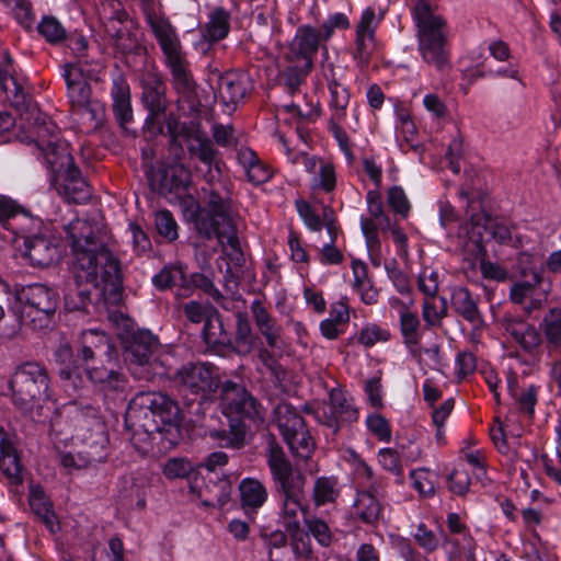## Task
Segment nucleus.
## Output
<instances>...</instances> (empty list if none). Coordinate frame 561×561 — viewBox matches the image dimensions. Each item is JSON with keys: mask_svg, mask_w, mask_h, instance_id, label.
<instances>
[{"mask_svg": "<svg viewBox=\"0 0 561 561\" xmlns=\"http://www.w3.org/2000/svg\"><path fill=\"white\" fill-rule=\"evenodd\" d=\"M75 256L76 287L65 295L69 311L89 312L92 290L101 284L117 288L122 282L119 262L113 256L98 227L89 220L76 218L65 226Z\"/></svg>", "mask_w": 561, "mask_h": 561, "instance_id": "f257e3e1", "label": "nucleus"}, {"mask_svg": "<svg viewBox=\"0 0 561 561\" xmlns=\"http://www.w3.org/2000/svg\"><path fill=\"white\" fill-rule=\"evenodd\" d=\"M204 179L199 202L191 214L194 228L206 240L216 238L220 243L226 242L232 251L231 259L241 265L243 254L237 232L238 206L232 185L216 174L209 173V178L204 175Z\"/></svg>", "mask_w": 561, "mask_h": 561, "instance_id": "f03ea898", "label": "nucleus"}, {"mask_svg": "<svg viewBox=\"0 0 561 561\" xmlns=\"http://www.w3.org/2000/svg\"><path fill=\"white\" fill-rule=\"evenodd\" d=\"M182 420L176 401L158 391H139L129 401L125 413V428L137 448L149 445L153 435L164 425L178 426Z\"/></svg>", "mask_w": 561, "mask_h": 561, "instance_id": "7ed1b4c3", "label": "nucleus"}, {"mask_svg": "<svg viewBox=\"0 0 561 561\" xmlns=\"http://www.w3.org/2000/svg\"><path fill=\"white\" fill-rule=\"evenodd\" d=\"M147 20L161 48L163 64L171 75L173 89L182 95L192 94L196 82L175 27L167 18L161 15L150 14Z\"/></svg>", "mask_w": 561, "mask_h": 561, "instance_id": "20e7f679", "label": "nucleus"}, {"mask_svg": "<svg viewBox=\"0 0 561 561\" xmlns=\"http://www.w3.org/2000/svg\"><path fill=\"white\" fill-rule=\"evenodd\" d=\"M412 14L417 27L419 50L422 58L443 71L449 67L445 20L435 13L427 0H417Z\"/></svg>", "mask_w": 561, "mask_h": 561, "instance_id": "39448f33", "label": "nucleus"}, {"mask_svg": "<svg viewBox=\"0 0 561 561\" xmlns=\"http://www.w3.org/2000/svg\"><path fill=\"white\" fill-rule=\"evenodd\" d=\"M50 376L47 367L37 360H26L15 366L9 386L15 405L31 411L51 398Z\"/></svg>", "mask_w": 561, "mask_h": 561, "instance_id": "423d86ee", "label": "nucleus"}, {"mask_svg": "<svg viewBox=\"0 0 561 561\" xmlns=\"http://www.w3.org/2000/svg\"><path fill=\"white\" fill-rule=\"evenodd\" d=\"M20 305L19 320L33 330L47 329L56 313L58 295L48 286L32 284L15 291Z\"/></svg>", "mask_w": 561, "mask_h": 561, "instance_id": "0eeeda50", "label": "nucleus"}, {"mask_svg": "<svg viewBox=\"0 0 561 561\" xmlns=\"http://www.w3.org/2000/svg\"><path fill=\"white\" fill-rule=\"evenodd\" d=\"M179 392L187 400L201 405L219 387L216 367L209 363L196 362L182 365L173 377Z\"/></svg>", "mask_w": 561, "mask_h": 561, "instance_id": "6e6552de", "label": "nucleus"}, {"mask_svg": "<svg viewBox=\"0 0 561 561\" xmlns=\"http://www.w3.org/2000/svg\"><path fill=\"white\" fill-rule=\"evenodd\" d=\"M36 135L37 138L32 139L31 144L43 156L53 173L61 175L76 167L67 142L58 137V128L53 122H44L37 127Z\"/></svg>", "mask_w": 561, "mask_h": 561, "instance_id": "1a4fd4ad", "label": "nucleus"}, {"mask_svg": "<svg viewBox=\"0 0 561 561\" xmlns=\"http://www.w3.org/2000/svg\"><path fill=\"white\" fill-rule=\"evenodd\" d=\"M267 465L278 496H305L306 477L293 467L280 446L275 442L268 444Z\"/></svg>", "mask_w": 561, "mask_h": 561, "instance_id": "9d476101", "label": "nucleus"}, {"mask_svg": "<svg viewBox=\"0 0 561 561\" xmlns=\"http://www.w3.org/2000/svg\"><path fill=\"white\" fill-rule=\"evenodd\" d=\"M221 408L232 420H264V409L255 397L242 385L227 380L220 387Z\"/></svg>", "mask_w": 561, "mask_h": 561, "instance_id": "9b49d317", "label": "nucleus"}, {"mask_svg": "<svg viewBox=\"0 0 561 561\" xmlns=\"http://www.w3.org/2000/svg\"><path fill=\"white\" fill-rule=\"evenodd\" d=\"M140 85L142 90L141 102L149 113L145 126L151 133L161 134L163 127L159 118L168 107L167 85L163 77L157 70L148 69L140 76Z\"/></svg>", "mask_w": 561, "mask_h": 561, "instance_id": "f8f14e48", "label": "nucleus"}, {"mask_svg": "<svg viewBox=\"0 0 561 561\" xmlns=\"http://www.w3.org/2000/svg\"><path fill=\"white\" fill-rule=\"evenodd\" d=\"M88 412L92 415V424L96 430L94 439L84 437V448L79 451L78 456L82 462H78L72 454H65L60 457V463L65 468H82L94 466L105 460L106 458V447L105 444L107 442L104 431L103 424L96 417V411L93 408H89Z\"/></svg>", "mask_w": 561, "mask_h": 561, "instance_id": "ddd939ff", "label": "nucleus"}, {"mask_svg": "<svg viewBox=\"0 0 561 561\" xmlns=\"http://www.w3.org/2000/svg\"><path fill=\"white\" fill-rule=\"evenodd\" d=\"M24 256L34 267H48L60 257L59 239L48 229L36 234L25 237Z\"/></svg>", "mask_w": 561, "mask_h": 561, "instance_id": "4468645a", "label": "nucleus"}, {"mask_svg": "<svg viewBox=\"0 0 561 561\" xmlns=\"http://www.w3.org/2000/svg\"><path fill=\"white\" fill-rule=\"evenodd\" d=\"M123 345L126 359L139 366L151 365L160 346L157 336L141 329L127 332Z\"/></svg>", "mask_w": 561, "mask_h": 561, "instance_id": "2eb2a0df", "label": "nucleus"}, {"mask_svg": "<svg viewBox=\"0 0 561 561\" xmlns=\"http://www.w3.org/2000/svg\"><path fill=\"white\" fill-rule=\"evenodd\" d=\"M191 183V174L183 165H168L153 171L150 186L158 194L182 196Z\"/></svg>", "mask_w": 561, "mask_h": 561, "instance_id": "dca6fc26", "label": "nucleus"}, {"mask_svg": "<svg viewBox=\"0 0 561 561\" xmlns=\"http://www.w3.org/2000/svg\"><path fill=\"white\" fill-rule=\"evenodd\" d=\"M321 46L318 30L311 25H301L297 28L286 54V59L290 62L299 60L304 62L307 69H311L313 57Z\"/></svg>", "mask_w": 561, "mask_h": 561, "instance_id": "f3484780", "label": "nucleus"}, {"mask_svg": "<svg viewBox=\"0 0 561 561\" xmlns=\"http://www.w3.org/2000/svg\"><path fill=\"white\" fill-rule=\"evenodd\" d=\"M107 366L88 369L89 379L99 386L100 391H102L105 397L123 393L128 383L127 377L116 368L115 359L107 360Z\"/></svg>", "mask_w": 561, "mask_h": 561, "instance_id": "a211bd4d", "label": "nucleus"}, {"mask_svg": "<svg viewBox=\"0 0 561 561\" xmlns=\"http://www.w3.org/2000/svg\"><path fill=\"white\" fill-rule=\"evenodd\" d=\"M202 339L207 348L220 356L230 354L231 333L225 327L224 320L219 311L208 319L202 330Z\"/></svg>", "mask_w": 561, "mask_h": 561, "instance_id": "6ab92c4d", "label": "nucleus"}, {"mask_svg": "<svg viewBox=\"0 0 561 561\" xmlns=\"http://www.w3.org/2000/svg\"><path fill=\"white\" fill-rule=\"evenodd\" d=\"M250 310L255 327L265 339L267 346L271 348H278L282 342V325L277 323V320L272 317L267 309L257 299L252 301Z\"/></svg>", "mask_w": 561, "mask_h": 561, "instance_id": "aec40b11", "label": "nucleus"}, {"mask_svg": "<svg viewBox=\"0 0 561 561\" xmlns=\"http://www.w3.org/2000/svg\"><path fill=\"white\" fill-rule=\"evenodd\" d=\"M450 306L453 311L479 329L484 324L482 313L478 308V301L466 287H455L451 290Z\"/></svg>", "mask_w": 561, "mask_h": 561, "instance_id": "412c9836", "label": "nucleus"}, {"mask_svg": "<svg viewBox=\"0 0 561 561\" xmlns=\"http://www.w3.org/2000/svg\"><path fill=\"white\" fill-rule=\"evenodd\" d=\"M217 90L226 106L237 105L249 90L248 77L234 71L225 72L218 78Z\"/></svg>", "mask_w": 561, "mask_h": 561, "instance_id": "4be33fe9", "label": "nucleus"}, {"mask_svg": "<svg viewBox=\"0 0 561 561\" xmlns=\"http://www.w3.org/2000/svg\"><path fill=\"white\" fill-rule=\"evenodd\" d=\"M234 318L236 327L234 333L231 334L232 345L230 346V353H234L239 356H247L251 354L260 342V337L253 332L247 312L237 311L234 313Z\"/></svg>", "mask_w": 561, "mask_h": 561, "instance_id": "5701e85b", "label": "nucleus"}, {"mask_svg": "<svg viewBox=\"0 0 561 561\" xmlns=\"http://www.w3.org/2000/svg\"><path fill=\"white\" fill-rule=\"evenodd\" d=\"M64 78L67 84L68 99L72 113L89 104L91 98V87L89 82L82 78L78 69L71 65H66Z\"/></svg>", "mask_w": 561, "mask_h": 561, "instance_id": "b1692460", "label": "nucleus"}, {"mask_svg": "<svg viewBox=\"0 0 561 561\" xmlns=\"http://www.w3.org/2000/svg\"><path fill=\"white\" fill-rule=\"evenodd\" d=\"M187 152L191 159H196L208 167L205 175L208 178L209 173L220 175L222 165L220 153L206 133L192 142V145H188Z\"/></svg>", "mask_w": 561, "mask_h": 561, "instance_id": "393cba45", "label": "nucleus"}, {"mask_svg": "<svg viewBox=\"0 0 561 561\" xmlns=\"http://www.w3.org/2000/svg\"><path fill=\"white\" fill-rule=\"evenodd\" d=\"M61 175L64 176V192L68 202L83 204L91 198L90 185L77 165L70 168Z\"/></svg>", "mask_w": 561, "mask_h": 561, "instance_id": "a878e982", "label": "nucleus"}, {"mask_svg": "<svg viewBox=\"0 0 561 561\" xmlns=\"http://www.w3.org/2000/svg\"><path fill=\"white\" fill-rule=\"evenodd\" d=\"M274 415L284 440L307 427L304 417L288 403L277 404Z\"/></svg>", "mask_w": 561, "mask_h": 561, "instance_id": "bb28decb", "label": "nucleus"}, {"mask_svg": "<svg viewBox=\"0 0 561 561\" xmlns=\"http://www.w3.org/2000/svg\"><path fill=\"white\" fill-rule=\"evenodd\" d=\"M241 506L249 515L255 513L267 500V491L256 479L247 478L239 484Z\"/></svg>", "mask_w": 561, "mask_h": 561, "instance_id": "cd10ccee", "label": "nucleus"}, {"mask_svg": "<svg viewBox=\"0 0 561 561\" xmlns=\"http://www.w3.org/2000/svg\"><path fill=\"white\" fill-rule=\"evenodd\" d=\"M113 112L121 127L127 129L133 119L129 87L123 79L114 80L112 91Z\"/></svg>", "mask_w": 561, "mask_h": 561, "instance_id": "c85d7f7f", "label": "nucleus"}, {"mask_svg": "<svg viewBox=\"0 0 561 561\" xmlns=\"http://www.w3.org/2000/svg\"><path fill=\"white\" fill-rule=\"evenodd\" d=\"M239 163L244 169L249 182L259 185L271 178V171L250 148H241L237 154Z\"/></svg>", "mask_w": 561, "mask_h": 561, "instance_id": "c756f323", "label": "nucleus"}, {"mask_svg": "<svg viewBox=\"0 0 561 561\" xmlns=\"http://www.w3.org/2000/svg\"><path fill=\"white\" fill-rule=\"evenodd\" d=\"M127 12L122 8L121 2L116 0H112L107 4L102 5L100 19L103 22L105 32L113 39H115L124 31L129 30L124 25V23L127 21Z\"/></svg>", "mask_w": 561, "mask_h": 561, "instance_id": "7c9ffc66", "label": "nucleus"}, {"mask_svg": "<svg viewBox=\"0 0 561 561\" xmlns=\"http://www.w3.org/2000/svg\"><path fill=\"white\" fill-rule=\"evenodd\" d=\"M305 496H280V523L285 530H297L300 527L299 516L307 517L308 506L304 503Z\"/></svg>", "mask_w": 561, "mask_h": 561, "instance_id": "2f4dec72", "label": "nucleus"}, {"mask_svg": "<svg viewBox=\"0 0 561 561\" xmlns=\"http://www.w3.org/2000/svg\"><path fill=\"white\" fill-rule=\"evenodd\" d=\"M221 447L240 448L244 444L245 425L240 420L229 419L227 428H214L208 433Z\"/></svg>", "mask_w": 561, "mask_h": 561, "instance_id": "473e14b6", "label": "nucleus"}, {"mask_svg": "<svg viewBox=\"0 0 561 561\" xmlns=\"http://www.w3.org/2000/svg\"><path fill=\"white\" fill-rule=\"evenodd\" d=\"M0 470L11 483L19 484L22 482V465L14 443L1 449Z\"/></svg>", "mask_w": 561, "mask_h": 561, "instance_id": "72a5a7b5", "label": "nucleus"}, {"mask_svg": "<svg viewBox=\"0 0 561 561\" xmlns=\"http://www.w3.org/2000/svg\"><path fill=\"white\" fill-rule=\"evenodd\" d=\"M152 284L160 290L179 286V289L182 291L183 286H186V275L183 266L180 264L165 265L152 277Z\"/></svg>", "mask_w": 561, "mask_h": 561, "instance_id": "f704fd0d", "label": "nucleus"}, {"mask_svg": "<svg viewBox=\"0 0 561 561\" xmlns=\"http://www.w3.org/2000/svg\"><path fill=\"white\" fill-rule=\"evenodd\" d=\"M550 350H561V308H552L540 324Z\"/></svg>", "mask_w": 561, "mask_h": 561, "instance_id": "c9c22d12", "label": "nucleus"}, {"mask_svg": "<svg viewBox=\"0 0 561 561\" xmlns=\"http://www.w3.org/2000/svg\"><path fill=\"white\" fill-rule=\"evenodd\" d=\"M230 15L222 9L218 8L214 10L209 16L204 31V36L210 42H217L225 38L230 30Z\"/></svg>", "mask_w": 561, "mask_h": 561, "instance_id": "e433bc0d", "label": "nucleus"}, {"mask_svg": "<svg viewBox=\"0 0 561 561\" xmlns=\"http://www.w3.org/2000/svg\"><path fill=\"white\" fill-rule=\"evenodd\" d=\"M337 496L339 489L337 479L335 477H319L316 479L312 499L317 507L335 502Z\"/></svg>", "mask_w": 561, "mask_h": 561, "instance_id": "4c0bfd02", "label": "nucleus"}, {"mask_svg": "<svg viewBox=\"0 0 561 561\" xmlns=\"http://www.w3.org/2000/svg\"><path fill=\"white\" fill-rule=\"evenodd\" d=\"M354 287L360 293L362 299L367 305L377 302L378 291L367 279V266L365 263L353 260Z\"/></svg>", "mask_w": 561, "mask_h": 561, "instance_id": "58836bf2", "label": "nucleus"}, {"mask_svg": "<svg viewBox=\"0 0 561 561\" xmlns=\"http://www.w3.org/2000/svg\"><path fill=\"white\" fill-rule=\"evenodd\" d=\"M474 247L476 257L480 259V270L484 278L493 279L496 282L506 280L508 277L507 271L500 264L485 260L486 251L483 244L479 241H471L467 243V248Z\"/></svg>", "mask_w": 561, "mask_h": 561, "instance_id": "ea45409f", "label": "nucleus"}, {"mask_svg": "<svg viewBox=\"0 0 561 561\" xmlns=\"http://www.w3.org/2000/svg\"><path fill=\"white\" fill-rule=\"evenodd\" d=\"M30 506L47 528L54 533L56 515L51 510V504L45 499L43 491L38 488H33L31 490Z\"/></svg>", "mask_w": 561, "mask_h": 561, "instance_id": "a19ab883", "label": "nucleus"}, {"mask_svg": "<svg viewBox=\"0 0 561 561\" xmlns=\"http://www.w3.org/2000/svg\"><path fill=\"white\" fill-rule=\"evenodd\" d=\"M355 510L362 522L373 524L378 520L381 506L370 492H360L355 501Z\"/></svg>", "mask_w": 561, "mask_h": 561, "instance_id": "79ce46f5", "label": "nucleus"}, {"mask_svg": "<svg viewBox=\"0 0 561 561\" xmlns=\"http://www.w3.org/2000/svg\"><path fill=\"white\" fill-rule=\"evenodd\" d=\"M420 327L421 322L415 312L409 309L400 310V332L407 346L411 347L420 343Z\"/></svg>", "mask_w": 561, "mask_h": 561, "instance_id": "37998d69", "label": "nucleus"}, {"mask_svg": "<svg viewBox=\"0 0 561 561\" xmlns=\"http://www.w3.org/2000/svg\"><path fill=\"white\" fill-rule=\"evenodd\" d=\"M82 343L92 345V350H94L100 356H107V360H113L117 357V351L114 344L104 332H99L96 330L85 331L82 334Z\"/></svg>", "mask_w": 561, "mask_h": 561, "instance_id": "c03bdc74", "label": "nucleus"}, {"mask_svg": "<svg viewBox=\"0 0 561 561\" xmlns=\"http://www.w3.org/2000/svg\"><path fill=\"white\" fill-rule=\"evenodd\" d=\"M185 285L181 294L183 296H187L188 291L196 288L203 290L217 302L224 298L222 294L216 288L213 279L206 274L198 272L192 273L188 277L186 276Z\"/></svg>", "mask_w": 561, "mask_h": 561, "instance_id": "a18cd8bd", "label": "nucleus"}, {"mask_svg": "<svg viewBox=\"0 0 561 561\" xmlns=\"http://www.w3.org/2000/svg\"><path fill=\"white\" fill-rule=\"evenodd\" d=\"M328 402L330 403L339 419L342 421V423H352L357 421L358 411L347 401L343 391L339 389L330 390Z\"/></svg>", "mask_w": 561, "mask_h": 561, "instance_id": "49530a36", "label": "nucleus"}, {"mask_svg": "<svg viewBox=\"0 0 561 561\" xmlns=\"http://www.w3.org/2000/svg\"><path fill=\"white\" fill-rule=\"evenodd\" d=\"M181 308L186 319L194 324H205L217 312L211 304L197 300H190L183 304Z\"/></svg>", "mask_w": 561, "mask_h": 561, "instance_id": "de8ad7c7", "label": "nucleus"}, {"mask_svg": "<svg viewBox=\"0 0 561 561\" xmlns=\"http://www.w3.org/2000/svg\"><path fill=\"white\" fill-rule=\"evenodd\" d=\"M543 280L539 272L533 271L530 279L516 282L510 291L511 300L515 304H523L525 299L534 294L537 286H540Z\"/></svg>", "mask_w": 561, "mask_h": 561, "instance_id": "09e8293b", "label": "nucleus"}, {"mask_svg": "<svg viewBox=\"0 0 561 561\" xmlns=\"http://www.w3.org/2000/svg\"><path fill=\"white\" fill-rule=\"evenodd\" d=\"M285 443L295 456L302 459H308L314 449V442L307 427L290 436Z\"/></svg>", "mask_w": 561, "mask_h": 561, "instance_id": "8fccbe9b", "label": "nucleus"}, {"mask_svg": "<svg viewBox=\"0 0 561 561\" xmlns=\"http://www.w3.org/2000/svg\"><path fill=\"white\" fill-rule=\"evenodd\" d=\"M435 298H424L422 316L427 327L439 325L443 318L448 314L447 300L439 297L440 305L434 302Z\"/></svg>", "mask_w": 561, "mask_h": 561, "instance_id": "3c124183", "label": "nucleus"}, {"mask_svg": "<svg viewBox=\"0 0 561 561\" xmlns=\"http://www.w3.org/2000/svg\"><path fill=\"white\" fill-rule=\"evenodd\" d=\"M73 114L78 115L82 123H89L91 128L95 130L103 125L105 107L100 101L92 100L89 104L82 106V108H79Z\"/></svg>", "mask_w": 561, "mask_h": 561, "instance_id": "603ef678", "label": "nucleus"}, {"mask_svg": "<svg viewBox=\"0 0 561 561\" xmlns=\"http://www.w3.org/2000/svg\"><path fill=\"white\" fill-rule=\"evenodd\" d=\"M14 229L18 230V233L23 240H25V237L47 230L42 219L30 215L23 208L14 221Z\"/></svg>", "mask_w": 561, "mask_h": 561, "instance_id": "864d4df0", "label": "nucleus"}, {"mask_svg": "<svg viewBox=\"0 0 561 561\" xmlns=\"http://www.w3.org/2000/svg\"><path fill=\"white\" fill-rule=\"evenodd\" d=\"M329 89L331 92V105L335 112L332 117L342 119L345 115L344 111L350 101L348 90L336 81L334 76L329 81Z\"/></svg>", "mask_w": 561, "mask_h": 561, "instance_id": "5fc2aeb1", "label": "nucleus"}, {"mask_svg": "<svg viewBox=\"0 0 561 561\" xmlns=\"http://www.w3.org/2000/svg\"><path fill=\"white\" fill-rule=\"evenodd\" d=\"M374 35L356 33L353 58L360 68L367 67L374 49Z\"/></svg>", "mask_w": 561, "mask_h": 561, "instance_id": "6e6d98bb", "label": "nucleus"}, {"mask_svg": "<svg viewBox=\"0 0 561 561\" xmlns=\"http://www.w3.org/2000/svg\"><path fill=\"white\" fill-rule=\"evenodd\" d=\"M38 33L50 44H57L66 38V30L54 16H44L37 25Z\"/></svg>", "mask_w": 561, "mask_h": 561, "instance_id": "4d7b16f0", "label": "nucleus"}, {"mask_svg": "<svg viewBox=\"0 0 561 561\" xmlns=\"http://www.w3.org/2000/svg\"><path fill=\"white\" fill-rule=\"evenodd\" d=\"M304 520L308 529L307 534H311L320 546L329 547L332 543L333 535L329 525L323 519L306 517Z\"/></svg>", "mask_w": 561, "mask_h": 561, "instance_id": "13d9d810", "label": "nucleus"}, {"mask_svg": "<svg viewBox=\"0 0 561 561\" xmlns=\"http://www.w3.org/2000/svg\"><path fill=\"white\" fill-rule=\"evenodd\" d=\"M413 488L423 496H432L435 493V478L426 468H420L410 472Z\"/></svg>", "mask_w": 561, "mask_h": 561, "instance_id": "bf43d9fd", "label": "nucleus"}, {"mask_svg": "<svg viewBox=\"0 0 561 561\" xmlns=\"http://www.w3.org/2000/svg\"><path fill=\"white\" fill-rule=\"evenodd\" d=\"M0 87L5 93H13V102L16 106L24 103L23 88L18 83L11 68L0 66Z\"/></svg>", "mask_w": 561, "mask_h": 561, "instance_id": "052dcab7", "label": "nucleus"}, {"mask_svg": "<svg viewBox=\"0 0 561 561\" xmlns=\"http://www.w3.org/2000/svg\"><path fill=\"white\" fill-rule=\"evenodd\" d=\"M162 472L169 480L185 479L193 472V467L184 458H170L164 462Z\"/></svg>", "mask_w": 561, "mask_h": 561, "instance_id": "680f3d73", "label": "nucleus"}, {"mask_svg": "<svg viewBox=\"0 0 561 561\" xmlns=\"http://www.w3.org/2000/svg\"><path fill=\"white\" fill-rule=\"evenodd\" d=\"M154 225L158 233L169 241L178 239V224L169 210H160L154 216Z\"/></svg>", "mask_w": 561, "mask_h": 561, "instance_id": "e2e57ef3", "label": "nucleus"}, {"mask_svg": "<svg viewBox=\"0 0 561 561\" xmlns=\"http://www.w3.org/2000/svg\"><path fill=\"white\" fill-rule=\"evenodd\" d=\"M290 536V546L296 559H310L312 556L311 541L308 534L297 530H286Z\"/></svg>", "mask_w": 561, "mask_h": 561, "instance_id": "0e129e2a", "label": "nucleus"}, {"mask_svg": "<svg viewBox=\"0 0 561 561\" xmlns=\"http://www.w3.org/2000/svg\"><path fill=\"white\" fill-rule=\"evenodd\" d=\"M391 337L388 330L377 324L366 325L357 335V342L366 347H371L378 342H387Z\"/></svg>", "mask_w": 561, "mask_h": 561, "instance_id": "69168bd1", "label": "nucleus"}, {"mask_svg": "<svg viewBox=\"0 0 561 561\" xmlns=\"http://www.w3.org/2000/svg\"><path fill=\"white\" fill-rule=\"evenodd\" d=\"M417 288L425 298H436L439 288L438 273L430 268H424L419 275Z\"/></svg>", "mask_w": 561, "mask_h": 561, "instance_id": "338daca9", "label": "nucleus"}, {"mask_svg": "<svg viewBox=\"0 0 561 561\" xmlns=\"http://www.w3.org/2000/svg\"><path fill=\"white\" fill-rule=\"evenodd\" d=\"M387 202L391 209L398 215L402 217H407L409 215L410 203L402 187L392 186L388 191Z\"/></svg>", "mask_w": 561, "mask_h": 561, "instance_id": "774afa93", "label": "nucleus"}]
</instances>
